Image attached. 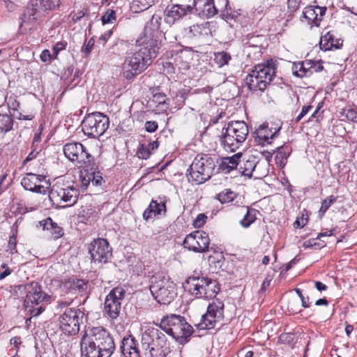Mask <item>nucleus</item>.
<instances>
[{
    "label": "nucleus",
    "instance_id": "obj_1",
    "mask_svg": "<svg viewBox=\"0 0 357 357\" xmlns=\"http://www.w3.org/2000/svg\"><path fill=\"white\" fill-rule=\"evenodd\" d=\"M160 22L158 20H151L144 31V36L137 40V50L126 57L123 65V77L130 79L146 70L157 56L160 47Z\"/></svg>",
    "mask_w": 357,
    "mask_h": 357
},
{
    "label": "nucleus",
    "instance_id": "obj_2",
    "mask_svg": "<svg viewBox=\"0 0 357 357\" xmlns=\"http://www.w3.org/2000/svg\"><path fill=\"white\" fill-rule=\"evenodd\" d=\"M80 344L82 357H110L115 350L113 337L102 327L93 328L90 337L85 333Z\"/></svg>",
    "mask_w": 357,
    "mask_h": 357
},
{
    "label": "nucleus",
    "instance_id": "obj_3",
    "mask_svg": "<svg viewBox=\"0 0 357 357\" xmlns=\"http://www.w3.org/2000/svg\"><path fill=\"white\" fill-rule=\"evenodd\" d=\"M186 291L197 298L212 299L220 291V284L216 280L209 278L195 273L189 276L183 283Z\"/></svg>",
    "mask_w": 357,
    "mask_h": 357
},
{
    "label": "nucleus",
    "instance_id": "obj_4",
    "mask_svg": "<svg viewBox=\"0 0 357 357\" xmlns=\"http://www.w3.org/2000/svg\"><path fill=\"white\" fill-rule=\"evenodd\" d=\"M276 69V65L273 59L255 66L245 78L248 89L253 92L264 91L274 79Z\"/></svg>",
    "mask_w": 357,
    "mask_h": 357
},
{
    "label": "nucleus",
    "instance_id": "obj_5",
    "mask_svg": "<svg viewBox=\"0 0 357 357\" xmlns=\"http://www.w3.org/2000/svg\"><path fill=\"white\" fill-rule=\"evenodd\" d=\"M150 283L151 293L160 304L168 305L177 296L176 284L163 273L158 272L153 275Z\"/></svg>",
    "mask_w": 357,
    "mask_h": 357
},
{
    "label": "nucleus",
    "instance_id": "obj_6",
    "mask_svg": "<svg viewBox=\"0 0 357 357\" xmlns=\"http://www.w3.org/2000/svg\"><path fill=\"white\" fill-rule=\"evenodd\" d=\"M248 126L244 121H230L222 128L220 142L225 149L234 152L247 139Z\"/></svg>",
    "mask_w": 357,
    "mask_h": 357
},
{
    "label": "nucleus",
    "instance_id": "obj_7",
    "mask_svg": "<svg viewBox=\"0 0 357 357\" xmlns=\"http://www.w3.org/2000/svg\"><path fill=\"white\" fill-rule=\"evenodd\" d=\"M215 167L214 160L209 155H197L188 169V181L196 184L204 183L211 178Z\"/></svg>",
    "mask_w": 357,
    "mask_h": 357
},
{
    "label": "nucleus",
    "instance_id": "obj_8",
    "mask_svg": "<svg viewBox=\"0 0 357 357\" xmlns=\"http://www.w3.org/2000/svg\"><path fill=\"white\" fill-rule=\"evenodd\" d=\"M109 125V117L98 112L88 114L82 122L84 133L91 138L102 136L108 129Z\"/></svg>",
    "mask_w": 357,
    "mask_h": 357
},
{
    "label": "nucleus",
    "instance_id": "obj_9",
    "mask_svg": "<svg viewBox=\"0 0 357 357\" xmlns=\"http://www.w3.org/2000/svg\"><path fill=\"white\" fill-rule=\"evenodd\" d=\"M88 251L94 263L106 264L112 257V248L103 238L93 239L88 245Z\"/></svg>",
    "mask_w": 357,
    "mask_h": 357
},
{
    "label": "nucleus",
    "instance_id": "obj_10",
    "mask_svg": "<svg viewBox=\"0 0 357 357\" xmlns=\"http://www.w3.org/2000/svg\"><path fill=\"white\" fill-rule=\"evenodd\" d=\"M82 313L79 310L68 308L59 317L60 328L68 335H75L79 331Z\"/></svg>",
    "mask_w": 357,
    "mask_h": 357
},
{
    "label": "nucleus",
    "instance_id": "obj_11",
    "mask_svg": "<svg viewBox=\"0 0 357 357\" xmlns=\"http://www.w3.org/2000/svg\"><path fill=\"white\" fill-rule=\"evenodd\" d=\"M126 296V290L122 287L113 288L107 295L105 301V312L112 319H116L120 314L121 302Z\"/></svg>",
    "mask_w": 357,
    "mask_h": 357
},
{
    "label": "nucleus",
    "instance_id": "obj_12",
    "mask_svg": "<svg viewBox=\"0 0 357 357\" xmlns=\"http://www.w3.org/2000/svg\"><path fill=\"white\" fill-rule=\"evenodd\" d=\"M63 151L69 160L80 165H87L94 159L86 148L79 142L68 143L64 145Z\"/></svg>",
    "mask_w": 357,
    "mask_h": 357
},
{
    "label": "nucleus",
    "instance_id": "obj_13",
    "mask_svg": "<svg viewBox=\"0 0 357 357\" xmlns=\"http://www.w3.org/2000/svg\"><path fill=\"white\" fill-rule=\"evenodd\" d=\"M209 244L208 235L204 231H195L188 234L183 242L185 248L199 253L209 251Z\"/></svg>",
    "mask_w": 357,
    "mask_h": 357
},
{
    "label": "nucleus",
    "instance_id": "obj_14",
    "mask_svg": "<svg viewBox=\"0 0 357 357\" xmlns=\"http://www.w3.org/2000/svg\"><path fill=\"white\" fill-rule=\"evenodd\" d=\"M24 289L26 294L24 304L27 306L29 304L38 305L50 301V296L42 291L40 284L37 282L25 284Z\"/></svg>",
    "mask_w": 357,
    "mask_h": 357
},
{
    "label": "nucleus",
    "instance_id": "obj_15",
    "mask_svg": "<svg viewBox=\"0 0 357 357\" xmlns=\"http://www.w3.org/2000/svg\"><path fill=\"white\" fill-rule=\"evenodd\" d=\"M183 321H185L183 317L172 314L164 317L159 326L162 331L175 339L176 336L180 335V327H181Z\"/></svg>",
    "mask_w": 357,
    "mask_h": 357
},
{
    "label": "nucleus",
    "instance_id": "obj_16",
    "mask_svg": "<svg viewBox=\"0 0 357 357\" xmlns=\"http://www.w3.org/2000/svg\"><path fill=\"white\" fill-rule=\"evenodd\" d=\"M79 190L73 186H67L66 188H60L54 186L50 192V197H59L63 202L67 203L66 206H73L77 201L79 197Z\"/></svg>",
    "mask_w": 357,
    "mask_h": 357
},
{
    "label": "nucleus",
    "instance_id": "obj_17",
    "mask_svg": "<svg viewBox=\"0 0 357 357\" xmlns=\"http://www.w3.org/2000/svg\"><path fill=\"white\" fill-rule=\"evenodd\" d=\"M45 179V176L43 175L27 173L22 178L21 185L26 190L45 195L49 187L40 184Z\"/></svg>",
    "mask_w": 357,
    "mask_h": 357
},
{
    "label": "nucleus",
    "instance_id": "obj_18",
    "mask_svg": "<svg viewBox=\"0 0 357 357\" xmlns=\"http://www.w3.org/2000/svg\"><path fill=\"white\" fill-rule=\"evenodd\" d=\"M165 21L169 24H173L176 20H179L188 14L192 13L191 5L184 3H174L165 10Z\"/></svg>",
    "mask_w": 357,
    "mask_h": 357
},
{
    "label": "nucleus",
    "instance_id": "obj_19",
    "mask_svg": "<svg viewBox=\"0 0 357 357\" xmlns=\"http://www.w3.org/2000/svg\"><path fill=\"white\" fill-rule=\"evenodd\" d=\"M192 13L210 18L218 13L213 0H193Z\"/></svg>",
    "mask_w": 357,
    "mask_h": 357
},
{
    "label": "nucleus",
    "instance_id": "obj_20",
    "mask_svg": "<svg viewBox=\"0 0 357 357\" xmlns=\"http://www.w3.org/2000/svg\"><path fill=\"white\" fill-rule=\"evenodd\" d=\"M326 10L325 6H309L303 12L302 17L307 20L308 24L319 26Z\"/></svg>",
    "mask_w": 357,
    "mask_h": 357
},
{
    "label": "nucleus",
    "instance_id": "obj_21",
    "mask_svg": "<svg viewBox=\"0 0 357 357\" xmlns=\"http://www.w3.org/2000/svg\"><path fill=\"white\" fill-rule=\"evenodd\" d=\"M120 349L125 357L142 356V351L139 349L138 342L132 335L123 338Z\"/></svg>",
    "mask_w": 357,
    "mask_h": 357
},
{
    "label": "nucleus",
    "instance_id": "obj_22",
    "mask_svg": "<svg viewBox=\"0 0 357 357\" xmlns=\"http://www.w3.org/2000/svg\"><path fill=\"white\" fill-rule=\"evenodd\" d=\"M280 129L281 126L275 128L274 132H273L272 128H269L267 124L263 123L254 132L255 140L261 145H264L265 143L269 144L271 142L268 140L270 139H273L280 132Z\"/></svg>",
    "mask_w": 357,
    "mask_h": 357
},
{
    "label": "nucleus",
    "instance_id": "obj_23",
    "mask_svg": "<svg viewBox=\"0 0 357 357\" xmlns=\"http://www.w3.org/2000/svg\"><path fill=\"white\" fill-rule=\"evenodd\" d=\"M43 17L47 10L59 7L60 0H31L29 3Z\"/></svg>",
    "mask_w": 357,
    "mask_h": 357
},
{
    "label": "nucleus",
    "instance_id": "obj_24",
    "mask_svg": "<svg viewBox=\"0 0 357 357\" xmlns=\"http://www.w3.org/2000/svg\"><path fill=\"white\" fill-rule=\"evenodd\" d=\"M242 157L243 154L238 153L231 157L223 158L219 165V170L225 174L229 173L231 170L237 168L240 162V158Z\"/></svg>",
    "mask_w": 357,
    "mask_h": 357
},
{
    "label": "nucleus",
    "instance_id": "obj_25",
    "mask_svg": "<svg viewBox=\"0 0 357 357\" xmlns=\"http://www.w3.org/2000/svg\"><path fill=\"white\" fill-rule=\"evenodd\" d=\"M256 158L253 155H250L247 159L243 158L242 160L240 159L238 164V172L243 176L251 177L252 172L255 170L257 164Z\"/></svg>",
    "mask_w": 357,
    "mask_h": 357
},
{
    "label": "nucleus",
    "instance_id": "obj_26",
    "mask_svg": "<svg viewBox=\"0 0 357 357\" xmlns=\"http://www.w3.org/2000/svg\"><path fill=\"white\" fill-rule=\"evenodd\" d=\"M343 40L340 38L335 39L333 34L330 31L327 32L321 38L320 48L325 51L332 48L340 49L342 46Z\"/></svg>",
    "mask_w": 357,
    "mask_h": 357
},
{
    "label": "nucleus",
    "instance_id": "obj_27",
    "mask_svg": "<svg viewBox=\"0 0 357 357\" xmlns=\"http://www.w3.org/2000/svg\"><path fill=\"white\" fill-rule=\"evenodd\" d=\"M165 213L166 205L164 202L158 203L157 201L152 200L148 208L143 213V218L145 220H149L157 215H160L162 212Z\"/></svg>",
    "mask_w": 357,
    "mask_h": 357
},
{
    "label": "nucleus",
    "instance_id": "obj_28",
    "mask_svg": "<svg viewBox=\"0 0 357 357\" xmlns=\"http://www.w3.org/2000/svg\"><path fill=\"white\" fill-rule=\"evenodd\" d=\"M312 61H305L294 63L292 67L293 74L298 77H307L312 75Z\"/></svg>",
    "mask_w": 357,
    "mask_h": 357
},
{
    "label": "nucleus",
    "instance_id": "obj_29",
    "mask_svg": "<svg viewBox=\"0 0 357 357\" xmlns=\"http://www.w3.org/2000/svg\"><path fill=\"white\" fill-rule=\"evenodd\" d=\"M276 155L275 156V163L280 167L283 168L287 161V158L291 153V147L287 144H284L280 146H278L275 148Z\"/></svg>",
    "mask_w": 357,
    "mask_h": 357
},
{
    "label": "nucleus",
    "instance_id": "obj_30",
    "mask_svg": "<svg viewBox=\"0 0 357 357\" xmlns=\"http://www.w3.org/2000/svg\"><path fill=\"white\" fill-rule=\"evenodd\" d=\"M151 331L152 342H153L158 346H160L168 353H170V343L164 333L161 330L156 328H151Z\"/></svg>",
    "mask_w": 357,
    "mask_h": 357
},
{
    "label": "nucleus",
    "instance_id": "obj_31",
    "mask_svg": "<svg viewBox=\"0 0 357 357\" xmlns=\"http://www.w3.org/2000/svg\"><path fill=\"white\" fill-rule=\"evenodd\" d=\"M43 229L50 230L51 234L54 239H58L63 236V229L54 222L51 218H47L40 222Z\"/></svg>",
    "mask_w": 357,
    "mask_h": 357
},
{
    "label": "nucleus",
    "instance_id": "obj_32",
    "mask_svg": "<svg viewBox=\"0 0 357 357\" xmlns=\"http://www.w3.org/2000/svg\"><path fill=\"white\" fill-rule=\"evenodd\" d=\"M88 282L83 279L69 278L64 281L63 284L68 289L77 291L82 294L86 291Z\"/></svg>",
    "mask_w": 357,
    "mask_h": 357
},
{
    "label": "nucleus",
    "instance_id": "obj_33",
    "mask_svg": "<svg viewBox=\"0 0 357 357\" xmlns=\"http://www.w3.org/2000/svg\"><path fill=\"white\" fill-rule=\"evenodd\" d=\"M224 303L221 301L216 300L213 301L207 307L206 317H213V318L218 319L220 321L222 320L224 317Z\"/></svg>",
    "mask_w": 357,
    "mask_h": 357
},
{
    "label": "nucleus",
    "instance_id": "obj_34",
    "mask_svg": "<svg viewBox=\"0 0 357 357\" xmlns=\"http://www.w3.org/2000/svg\"><path fill=\"white\" fill-rule=\"evenodd\" d=\"M42 18V15H39L35 8L29 4L24 11L22 20L23 24H33L38 21L41 20Z\"/></svg>",
    "mask_w": 357,
    "mask_h": 357
},
{
    "label": "nucleus",
    "instance_id": "obj_35",
    "mask_svg": "<svg viewBox=\"0 0 357 357\" xmlns=\"http://www.w3.org/2000/svg\"><path fill=\"white\" fill-rule=\"evenodd\" d=\"M90 167L91 183L93 185L100 186L104 182L102 173L98 170V165L95 162V158L87 164Z\"/></svg>",
    "mask_w": 357,
    "mask_h": 357
},
{
    "label": "nucleus",
    "instance_id": "obj_36",
    "mask_svg": "<svg viewBox=\"0 0 357 357\" xmlns=\"http://www.w3.org/2000/svg\"><path fill=\"white\" fill-rule=\"evenodd\" d=\"M158 0H133L130 9L135 13H139L147 10Z\"/></svg>",
    "mask_w": 357,
    "mask_h": 357
},
{
    "label": "nucleus",
    "instance_id": "obj_37",
    "mask_svg": "<svg viewBox=\"0 0 357 357\" xmlns=\"http://www.w3.org/2000/svg\"><path fill=\"white\" fill-rule=\"evenodd\" d=\"M181 332L178 336H176L175 340L180 344H185L188 341V338L191 336L193 328L190 324L183 321L181 327H180Z\"/></svg>",
    "mask_w": 357,
    "mask_h": 357
},
{
    "label": "nucleus",
    "instance_id": "obj_38",
    "mask_svg": "<svg viewBox=\"0 0 357 357\" xmlns=\"http://www.w3.org/2000/svg\"><path fill=\"white\" fill-rule=\"evenodd\" d=\"M237 197L236 193L231 189L226 188L214 197V199L219 201L221 204H228L233 202Z\"/></svg>",
    "mask_w": 357,
    "mask_h": 357
},
{
    "label": "nucleus",
    "instance_id": "obj_39",
    "mask_svg": "<svg viewBox=\"0 0 357 357\" xmlns=\"http://www.w3.org/2000/svg\"><path fill=\"white\" fill-rule=\"evenodd\" d=\"M244 208L246 210V213L243 218L240 221V224L243 227L248 228L256 220V214L258 213V211L248 206Z\"/></svg>",
    "mask_w": 357,
    "mask_h": 357
},
{
    "label": "nucleus",
    "instance_id": "obj_40",
    "mask_svg": "<svg viewBox=\"0 0 357 357\" xmlns=\"http://www.w3.org/2000/svg\"><path fill=\"white\" fill-rule=\"evenodd\" d=\"M241 15V10H234L231 6H229L228 3L225 6V8L224 10L221 12L220 16L225 21L228 22L229 20H233L234 21L238 20V18Z\"/></svg>",
    "mask_w": 357,
    "mask_h": 357
},
{
    "label": "nucleus",
    "instance_id": "obj_41",
    "mask_svg": "<svg viewBox=\"0 0 357 357\" xmlns=\"http://www.w3.org/2000/svg\"><path fill=\"white\" fill-rule=\"evenodd\" d=\"M220 321L218 319L213 317H206V313L202 316L201 322L197 324L199 330H209L215 328L216 322Z\"/></svg>",
    "mask_w": 357,
    "mask_h": 357
},
{
    "label": "nucleus",
    "instance_id": "obj_42",
    "mask_svg": "<svg viewBox=\"0 0 357 357\" xmlns=\"http://www.w3.org/2000/svg\"><path fill=\"white\" fill-rule=\"evenodd\" d=\"M142 351L146 357H148L147 351H149L152 347V336L151 328H148L142 335L141 340Z\"/></svg>",
    "mask_w": 357,
    "mask_h": 357
},
{
    "label": "nucleus",
    "instance_id": "obj_43",
    "mask_svg": "<svg viewBox=\"0 0 357 357\" xmlns=\"http://www.w3.org/2000/svg\"><path fill=\"white\" fill-rule=\"evenodd\" d=\"M13 119L10 115L0 114V134H6L12 130Z\"/></svg>",
    "mask_w": 357,
    "mask_h": 357
},
{
    "label": "nucleus",
    "instance_id": "obj_44",
    "mask_svg": "<svg viewBox=\"0 0 357 357\" xmlns=\"http://www.w3.org/2000/svg\"><path fill=\"white\" fill-rule=\"evenodd\" d=\"M82 168L79 170V180L81 182V188L83 190H85L90 183H91L90 167H87V165H82Z\"/></svg>",
    "mask_w": 357,
    "mask_h": 357
},
{
    "label": "nucleus",
    "instance_id": "obj_45",
    "mask_svg": "<svg viewBox=\"0 0 357 357\" xmlns=\"http://www.w3.org/2000/svg\"><path fill=\"white\" fill-rule=\"evenodd\" d=\"M214 56L215 63L220 67L228 64L229 61L231 59L230 54L225 51L216 52Z\"/></svg>",
    "mask_w": 357,
    "mask_h": 357
},
{
    "label": "nucleus",
    "instance_id": "obj_46",
    "mask_svg": "<svg viewBox=\"0 0 357 357\" xmlns=\"http://www.w3.org/2000/svg\"><path fill=\"white\" fill-rule=\"evenodd\" d=\"M337 197L331 195L321 202V208L319 211L320 218H322L330 206L337 201Z\"/></svg>",
    "mask_w": 357,
    "mask_h": 357
},
{
    "label": "nucleus",
    "instance_id": "obj_47",
    "mask_svg": "<svg viewBox=\"0 0 357 357\" xmlns=\"http://www.w3.org/2000/svg\"><path fill=\"white\" fill-rule=\"evenodd\" d=\"M169 353L164 349L158 346L153 342L149 351H147L148 357H166Z\"/></svg>",
    "mask_w": 357,
    "mask_h": 357
},
{
    "label": "nucleus",
    "instance_id": "obj_48",
    "mask_svg": "<svg viewBox=\"0 0 357 357\" xmlns=\"http://www.w3.org/2000/svg\"><path fill=\"white\" fill-rule=\"evenodd\" d=\"M116 20V13L112 9H108L102 16L101 20L103 24L112 23Z\"/></svg>",
    "mask_w": 357,
    "mask_h": 357
},
{
    "label": "nucleus",
    "instance_id": "obj_49",
    "mask_svg": "<svg viewBox=\"0 0 357 357\" xmlns=\"http://www.w3.org/2000/svg\"><path fill=\"white\" fill-rule=\"evenodd\" d=\"M342 116H344L348 120L356 121L357 112L351 108H344L341 112Z\"/></svg>",
    "mask_w": 357,
    "mask_h": 357
},
{
    "label": "nucleus",
    "instance_id": "obj_50",
    "mask_svg": "<svg viewBox=\"0 0 357 357\" xmlns=\"http://www.w3.org/2000/svg\"><path fill=\"white\" fill-rule=\"evenodd\" d=\"M207 29L206 24H194L190 27V32L194 36H201L202 31Z\"/></svg>",
    "mask_w": 357,
    "mask_h": 357
},
{
    "label": "nucleus",
    "instance_id": "obj_51",
    "mask_svg": "<svg viewBox=\"0 0 357 357\" xmlns=\"http://www.w3.org/2000/svg\"><path fill=\"white\" fill-rule=\"evenodd\" d=\"M137 155L139 158L147 159L151 155V151L149 147L145 146L144 144H141L138 148Z\"/></svg>",
    "mask_w": 357,
    "mask_h": 357
},
{
    "label": "nucleus",
    "instance_id": "obj_52",
    "mask_svg": "<svg viewBox=\"0 0 357 357\" xmlns=\"http://www.w3.org/2000/svg\"><path fill=\"white\" fill-rule=\"evenodd\" d=\"M207 219V216L204 213L199 214L196 219L194 220L193 226L195 228L202 227L204 223L206 222V220Z\"/></svg>",
    "mask_w": 357,
    "mask_h": 357
},
{
    "label": "nucleus",
    "instance_id": "obj_53",
    "mask_svg": "<svg viewBox=\"0 0 357 357\" xmlns=\"http://www.w3.org/2000/svg\"><path fill=\"white\" fill-rule=\"evenodd\" d=\"M16 245L17 237L16 235L13 234L12 236H10L8 243V248L10 250L11 254L17 252Z\"/></svg>",
    "mask_w": 357,
    "mask_h": 357
},
{
    "label": "nucleus",
    "instance_id": "obj_54",
    "mask_svg": "<svg viewBox=\"0 0 357 357\" xmlns=\"http://www.w3.org/2000/svg\"><path fill=\"white\" fill-rule=\"evenodd\" d=\"M145 130L148 132H154L158 128V123L155 121H147L144 125Z\"/></svg>",
    "mask_w": 357,
    "mask_h": 357
},
{
    "label": "nucleus",
    "instance_id": "obj_55",
    "mask_svg": "<svg viewBox=\"0 0 357 357\" xmlns=\"http://www.w3.org/2000/svg\"><path fill=\"white\" fill-rule=\"evenodd\" d=\"M93 46H94V40L93 38H91L89 39L88 43L82 47V53H84L85 54V56H88L91 53Z\"/></svg>",
    "mask_w": 357,
    "mask_h": 357
},
{
    "label": "nucleus",
    "instance_id": "obj_56",
    "mask_svg": "<svg viewBox=\"0 0 357 357\" xmlns=\"http://www.w3.org/2000/svg\"><path fill=\"white\" fill-rule=\"evenodd\" d=\"M167 100L166 95L163 93H157L153 95V101L158 105L166 104Z\"/></svg>",
    "mask_w": 357,
    "mask_h": 357
},
{
    "label": "nucleus",
    "instance_id": "obj_57",
    "mask_svg": "<svg viewBox=\"0 0 357 357\" xmlns=\"http://www.w3.org/2000/svg\"><path fill=\"white\" fill-rule=\"evenodd\" d=\"M300 2L299 0H288L287 5L289 11L291 13L296 11L299 8Z\"/></svg>",
    "mask_w": 357,
    "mask_h": 357
},
{
    "label": "nucleus",
    "instance_id": "obj_58",
    "mask_svg": "<svg viewBox=\"0 0 357 357\" xmlns=\"http://www.w3.org/2000/svg\"><path fill=\"white\" fill-rule=\"evenodd\" d=\"M124 45H125V43L122 40L119 41V42L116 43L115 44H114L109 48V51L112 54H120L121 52L120 47H123Z\"/></svg>",
    "mask_w": 357,
    "mask_h": 357
},
{
    "label": "nucleus",
    "instance_id": "obj_59",
    "mask_svg": "<svg viewBox=\"0 0 357 357\" xmlns=\"http://www.w3.org/2000/svg\"><path fill=\"white\" fill-rule=\"evenodd\" d=\"M40 57L43 62H47L52 60V54L48 50H44L40 54Z\"/></svg>",
    "mask_w": 357,
    "mask_h": 357
},
{
    "label": "nucleus",
    "instance_id": "obj_60",
    "mask_svg": "<svg viewBox=\"0 0 357 357\" xmlns=\"http://www.w3.org/2000/svg\"><path fill=\"white\" fill-rule=\"evenodd\" d=\"M66 47V43H64V42H58L57 43H56V45L54 46L53 47V52H54V53H56V55H58L59 52L62 50H64Z\"/></svg>",
    "mask_w": 357,
    "mask_h": 357
},
{
    "label": "nucleus",
    "instance_id": "obj_61",
    "mask_svg": "<svg viewBox=\"0 0 357 357\" xmlns=\"http://www.w3.org/2000/svg\"><path fill=\"white\" fill-rule=\"evenodd\" d=\"M261 153L262 155L265 158V159L268 161V162H270L272 159L273 153H275V150H264Z\"/></svg>",
    "mask_w": 357,
    "mask_h": 357
},
{
    "label": "nucleus",
    "instance_id": "obj_62",
    "mask_svg": "<svg viewBox=\"0 0 357 357\" xmlns=\"http://www.w3.org/2000/svg\"><path fill=\"white\" fill-rule=\"evenodd\" d=\"M280 340L282 341V342H287V343H290L293 341L294 340V334H291V333H285V334H282L280 336Z\"/></svg>",
    "mask_w": 357,
    "mask_h": 357
},
{
    "label": "nucleus",
    "instance_id": "obj_63",
    "mask_svg": "<svg viewBox=\"0 0 357 357\" xmlns=\"http://www.w3.org/2000/svg\"><path fill=\"white\" fill-rule=\"evenodd\" d=\"M17 0H3L4 3L9 11L14 10Z\"/></svg>",
    "mask_w": 357,
    "mask_h": 357
},
{
    "label": "nucleus",
    "instance_id": "obj_64",
    "mask_svg": "<svg viewBox=\"0 0 357 357\" xmlns=\"http://www.w3.org/2000/svg\"><path fill=\"white\" fill-rule=\"evenodd\" d=\"M307 219L302 217L301 220L297 219L294 222V226L296 228H302L307 224Z\"/></svg>",
    "mask_w": 357,
    "mask_h": 357
}]
</instances>
